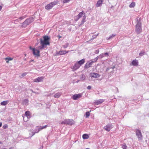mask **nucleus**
<instances>
[{"label": "nucleus", "mask_w": 149, "mask_h": 149, "mask_svg": "<svg viewBox=\"0 0 149 149\" xmlns=\"http://www.w3.org/2000/svg\"><path fill=\"white\" fill-rule=\"evenodd\" d=\"M49 38L48 36H44L43 37V39L40 38V45L41 46L38 47L37 49H33L32 50L33 54L37 57L40 56L39 50H42L46 47L47 45H49Z\"/></svg>", "instance_id": "nucleus-1"}, {"label": "nucleus", "mask_w": 149, "mask_h": 149, "mask_svg": "<svg viewBox=\"0 0 149 149\" xmlns=\"http://www.w3.org/2000/svg\"><path fill=\"white\" fill-rule=\"evenodd\" d=\"M81 17H83V19H82V22H81V23L83 24L85 21V20L86 19L85 13H84L83 11L80 12L78 15L74 17V20L77 21Z\"/></svg>", "instance_id": "nucleus-2"}, {"label": "nucleus", "mask_w": 149, "mask_h": 149, "mask_svg": "<svg viewBox=\"0 0 149 149\" xmlns=\"http://www.w3.org/2000/svg\"><path fill=\"white\" fill-rule=\"evenodd\" d=\"M75 123V122L72 119H67L62 121L61 124H65L69 125H72Z\"/></svg>", "instance_id": "nucleus-3"}, {"label": "nucleus", "mask_w": 149, "mask_h": 149, "mask_svg": "<svg viewBox=\"0 0 149 149\" xmlns=\"http://www.w3.org/2000/svg\"><path fill=\"white\" fill-rule=\"evenodd\" d=\"M98 59V56L95 59H93V61H90L86 63L85 64V66H84V68L85 69H88L89 68L91 67L92 66L93 63L94 62H96Z\"/></svg>", "instance_id": "nucleus-4"}, {"label": "nucleus", "mask_w": 149, "mask_h": 149, "mask_svg": "<svg viewBox=\"0 0 149 149\" xmlns=\"http://www.w3.org/2000/svg\"><path fill=\"white\" fill-rule=\"evenodd\" d=\"M58 2V1H55L53 2H52L49 3L47 4L45 6V9H52L53 7Z\"/></svg>", "instance_id": "nucleus-5"}, {"label": "nucleus", "mask_w": 149, "mask_h": 149, "mask_svg": "<svg viewBox=\"0 0 149 149\" xmlns=\"http://www.w3.org/2000/svg\"><path fill=\"white\" fill-rule=\"evenodd\" d=\"M136 31L137 33H140L141 31V23L138 22L136 25Z\"/></svg>", "instance_id": "nucleus-6"}, {"label": "nucleus", "mask_w": 149, "mask_h": 149, "mask_svg": "<svg viewBox=\"0 0 149 149\" xmlns=\"http://www.w3.org/2000/svg\"><path fill=\"white\" fill-rule=\"evenodd\" d=\"M136 135L138 137V138L140 139H142V136L141 134V131L139 130H136Z\"/></svg>", "instance_id": "nucleus-7"}, {"label": "nucleus", "mask_w": 149, "mask_h": 149, "mask_svg": "<svg viewBox=\"0 0 149 149\" xmlns=\"http://www.w3.org/2000/svg\"><path fill=\"white\" fill-rule=\"evenodd\" d=\"M94 33H91L89 34V36L92 37L89 40V41L93 40L95 38H96L98 36L99 33L97 34V35H93Z\"/></svg>", "instance_id": "nucleus-8"}, {"label": "nucleus", "mask_w": 149, "mask_h": 149, "mask_svg": "<svg viewBox=\"0 0 149 149\" xmlns=\"http://www.w3.org/2000/svg\"><path fill=\"white\" fill-rule=\"evenodd\" d=\"M44 79V77H38L37 78L34 79L33 81L35 82H40L42 81Z\"/></svg>", "instance_id": "nucleus-9"}, {"label": "nucleus", "mask_w": 149, "mask_h": 149, "mask_svg": "<svg viewBox=\"0 0 149 149\" xmlns=\"http://www.w3.org/2000/svg\"><path fill=\"white\" fill-rule=\"evenodd\" d=\"M81 97V95L80 94H75L72 96V98L74 100H77Z\"/></svg>", "instance_id": "nucleus-10"}, {"label": "nucleus", "mask_w": 149, "mask_h": 149, "mask_svg": "<svg viewBox=\"0 0 149 149\" xmlns=\"http://www.w3.org/2000/svg\"><path fill=\"white\" fill-rule=\"evenodd\" d=\"M104 101V100L103 99H100L99 100H97L95 102V104L97 105L100 104L103 102Z\"/></svg>", "instance_id": "nucleus-11"}, {"label": "nucleus", "mask_w": 149, "mask_h": 149, "mask_svg": "<svg viewBox=\"0 0 149 149\" xmlns=\"http://www.w3.org/2000/svg\"><path fill=\"white\" fill-rule=\"evenodd\" d=\"M81 65H78V64H74L73 66L72 69H73L74 70H76L79 68L80 67Z\"/></svg>", "instance_id": "nucleus-12"}, {"label": "nucleus", "mask_w": 149, "mask_h": 149, "mask_svg": "<svg viewBox=\"0 0 149 149\" xmlns=\"http://www.w3.org/2000/svg\"><path fill=\"white\" fill-rule=\"evenodd\" d=\"M85 63L84 59H82L81 60L78 61L75 64H78L79 65H82L84 64Z\"/></svg>", "instance_id": "nucleus-13"}, {"label": "nucleus", "mask_w": 149, "mask_h": 149, "mask_svg": "<svg viewBox=\"0 0 149 149\" xmlns=\"http://www.w3.org/2000/svg\"><path fill=\"white\" fill-rule=\"evenodd\" d=\"M102 0H98L96 4V6L97 7H100L101 6L103 2Z\"/></svg>", "instance_id": "nucleus-14"}, {"label": "nucleus", "mask_w": 149, "mask_h": 149, "mask_svg": "<svg viewBox=\"0 0 149 149\" xmlns=\"http://www.w3.org/2000/svg\"><path fill=\"white\" fill-rule=\"evenodd\" d=\"M91 77L94 78H98L99 75L97 73H93L91 74Z\"/></svg>", "instance_id": "nucleus-15"}, {"label": "nucleus", "mask_w": 149, "mask_h": 149, "mask_svg": "<svg viewBox=\"0 0 149 149\" xmlns=\"http://www.w3.org/2000/svg\"><path fill=\"white\" fill-rule=\"evenodd\" d=\"M68 52V51H66L65 50L60 51L58 52V54L60 55H63L65 54Z\"/></svg>", "instance_id": "nucleus-16"}, {"label": "nucleus", "mask_w": 149, "mask_h": 149, "mask_svg": "<svg viewBox=\"0 0 149 149\" xmlns=\"http://www.w3.org/2000/svg\"><path fill=\"white\" fill-rule=\"evenodd\" d=\"M111 127L109 125H107L104 126V128L106 130L109 132L111 129Z\"/></svg>", "instance_id": "nucleus-17"}, {"label": "nucleus", "mask_w": 149, "mask_h": 149, "mask_svg": "<svg viewBox=\"0 0 149 149\" xmlns=\"http://www.w3.org/2000/svg\"><path fill=\"white\" fill-rule=\"evenodd\" d=\"M8 102V101H4L1 102V104L2 106H5L6 105Z\"/></svg>", "instance_id": "nucleus-18"}, {"label": "nucleus", "mask_w": 149, "mask_h": 149, "mask_svg": "<svg viewBox=\"0 0 149 149\" xmlns=\"http://www.w3.org/2000/svg\"><path fill=\"white\" fill-rule=\"evenodd\" d=\"M82 138H83L84 139H88L89 136L88 134H84L82 136Z\"/></svg>", "instance_id": "nucleus-19"}, {"label": "nucleus", "mask_w": 149, "mask_h": 149, "mask_svg": "<svg viewBox=\"0 0 149 149\" xmlns=\"http://www.w3.org/2000/svg\"><path fill=\"white\" fill-rule=\"evenodd\" d=\"M5 59L6 61V63H8L9 61L13 60V58L10 57H7L5 58Z\"/></svg>", "instance_id": "nucleus-20"}, {"label": "nucleus", "mask_w": 149, "mask_h": 149, "mask_svg": "<svg viewBox=\"0 0 149 149\" xmlns=\"http://www.w3.org/2000/svg\"><path fill=\"white\" fill-rule=\"evenodd\" d=\"M132 64L134 66H137L138 65V61L136 60H134L132 62Z\"/></svg>", "instance_id": "nucleus-21"}, {"label": "nucleus", "mask_w": 149, "mask_h": 149, "mask_svg": "<svg viewBox=\"0 0 149 149\" xmlns=\"http://www.w3.org/2000/svg\"><path fill=\"white\" fill-rule=\"evenodd\" d=\"M61 95V94L59 93H56L55 95V96H54V97H55L56 98H58L60 97Z\"/></svg>", "instance_id": "nucleus-22"}, {"label": "nucleus", "mask_w": 149, "mask_h": 149, "mask_svg": "<svg viewBox=\"0 0 149 149\" xmlns=\"http://www.w3.org/2000/svg\"><path fill=\"white\" fill-rule=\"evenodd\" d=\"M25 114L26 116L28 117V116H30L31 115V113H30V111H28L25 113Z\"/></svg>", "instance_id": "nucleus-23"}, {"label": "nucleus", "mask_w": 149, "mask_h": 149, "mask_svg": "<svg viewBox=\"0 0 149 149\" xmlns=\"http://www.w3.org/2000/svg\"><path fill=\"white\" fill-rule=\"evenodd\" d=\"M39 127L38 129V131L36 132H34L33 133V135H32V136H33L36 133H37L39 132V131L42 130L43 128H41V127Z\"/></svg>", "instance_id": "nucleus-24"}, {"label": "nucleus", "mask_w": 149, "mask_h": 149, "mask_svg": "<svg viewBox=\"0 0 149 149\" xmlns=\"http://www.w3.org/2000/svg\"><path fill=\"white\" fill-rule=\"evenodd\" d=\"M135 3L134 2L132 3L129 5V7L130 8H133L135 6Z\"/></svg>", "instance_id": "nucleus-25"}, {"label": "nucleus", "mask_w": 149, "mask_h": 149, "mask_svg": "<svg viewBox=\"0 0 149 149\" xmlns=\"http://www.w3.org/2000/svg\"><path fill=\"white\" fill-rule=\"evenodd\" d=\"M127 146L125 143H124L123 145H122V148L123 149H127Z\"/></svg>", "instance_id": "nucleus-26"}, {"label": "nucleus", "mask_w": 149, "mask_h": 149, "mask_svg": "<svg viewBox=\"0 0 149 149\" xmlns=\"http://www.w3.org/2000/svg\"><path fill=\"white\" fill-rule=\"evenodd\" d=\"M23 103H24V104L25 105L27 104L28 103V100L27 99H25L24 100V101H23Z\"/></svg>", "instance_id": "nucleus-27"}, {"label": "nucleus", "mask_w": 149, "mask_h": 149, "mask_svg": "<svg viewBox=\"0 0 149 149\" xmlns=\"http://www.w3.org/2000/svg\"><path fill=\"white\" fill-rule=\"evenodd\" d=\"M90 116V113L89 112H87L85 113V118H87L89 116Z\"/></svg>", "instance_id": "nucleus-28"}, {"label": "nucleus", "mask_w": 149, "mask_h": 149, "mask_svg": "<svg viewBox=\"0 0 149 149\" xmlns=\"http://www.w3.org/2000/svg\"><path fill=\"white\" fill-rule=\"evenodd\" d=\"M145 54V52L144 51L141 52H140V54H139V55L140 56H142L143 55Z\"/></svg>", "instance_id": "nucleus-29"}, {"label": "nucleus", "mask_w": 149, "mask_h": 149, "mask_svg": "<svg viewBox=\"0 0 149 149\" xmlns=\"http://www.w3.org/2000/svg\"><path fill=\"white\" fill-rule=\"evenodd\" d=\"M48 127V126L47 125H45V126H37V127H41V128L44 129H45L47 127Z\"/></svg>", "instance_id": "nucleus-30"}, {"label": "nucleus", "mask_w": 149, "mask_h": 149, "mask_svg": "<svg viewBox=\"0 0 149 149\" xmlns=\"http://www.w3.org/2000/svg\"><path fill=\"white\" fill-rule=\"evenodd\" d=\"M8 128V125L7 124H5L3 126V128L4 129H6Z\"/></svg>", "instance_id": "nucleus-31"}, {"label": "nucleus", "mask_w": 149, "mask_h": 149, "mask_svg": "<svg viewBox=\"0 0 149 149\" xmlns=\"http://www.w3.org/2000/svg\"><path fill=\"white\" fill-rule=\"evenodd\" d=\"M108 55H109V54H108V53L107 52L102 54V56H103V57L105 56V55L108 56Z\"/></svg>", "instance_id": "nucleus-32"}, {"label": "nucleus", "mask_w": 149, "mask_h": 149, "mask_svg": "<svg viewBox=\"0 0 149 149\" xmlns=\"http://www.w3.org/2000/svg\"><path fill=\"white\" fill-rule=\"evenodd\" d=\"M70 0H63V3H68L69 2V1Z\"/></svg>", "instance_id": "nucleus-33"}, {"label": "nucleus", "mask_w": 149, "mask_h": 149, "mask_svg": "<svg viewBox=\"0 0 149 149\" xmlns=\"http://www.w3.org/2000/svg\"><path fill=\"white\" fill-rule=\"evenodd\" d=\"M115 36V35H112L110 36L109 38L108 39H111V38L114 37Z\"/></svg>", "instance_id": "nucleus-34"}, {"label": "nucleus", "mask_w": 149, "mask_h": 149, "mask_svg": "<svg viewBox=\"0 0 149 149\" xmlns=\"http://www.w3.org/2000/svg\"><path fill=\"white\" fill-rule=\"evenodd\" d=\"M26 74V73H23L22 74V77H24Z\"/></svg>", "instance_id": "nucleus-35"}, {"label": "nucleus", "mask_w": 149, "mask_h": 149, "mask_svg": "<svg viewBox=\"0 0 149 149\" xmlns=\"http://www.w3.org/2000/svg\"><path fill=\"white\" fill-rule=\"evenodd\" d=\"M29 49H31V50H33V49H35L34 48H32L31 47V46H30L29 47Z\"/></svg>", "instance_id": "nucleus-36"}, {"label": "nucleus", "mask_w": 149, "mask_h": 149, "mask_svg": "<svg viewBox=\"0 0 149 149\" xmlns=\"http://www.w3.org/2000/svg\"><path fill=\"white\" fill-rule=\"evenodd\" d=\"M91 88V86H89L87 87V89L88 90H90Z\"/></svg>", "instance_id": "nucleus-37"}, {"label": "nucleus", "mask_w": 149, "mask_h": 149, "mask_svg": "<svg viewBox=\"0 0 149 149\" xmlns=\"http://www.w3.org/2000/svg\"><path fill=\"white\" fill-rule=\"evenodd\" d=\"M57 37H58L59 39L62 38L61 36H60V35H58V36H57Z\"/></svg>", "instance_id": "nucleus-38"}, {"label": "nucleus", "mask_w": 149, "mask_h": 149, "mask_svg": "<svg viewBox=\"0 0 149 149\" xmlns=\"http://www.w3.org/2000/svg\"><path fill=\"white\" fill-rule=\"evenodd\" d=\"M3 5L0 6V9H1L2 8Z\"/></svg>", "instance_id": "nucleus-39"}, {"label": "nucleus", "mask_w": 149, "mask_h": 149, "mask_svg": "<svg viewBox=\"0 0 149 149\" xmlns=\"http://www.w3.org/2000/svg\"><path fill=\"white\" fill-rule=\"evenodd\" d=\"M33 61V60H32H32H31V61H31H31Z\"/></svg>", "instance_id": "nucleus-40"}, {"label": "nucleus", "mask_w": 149, "mask_h": 149, "mask_svg": "<svg viewBox=\"0 0 149 149\" xmlns=\"http://www.w3.org/2000/svg\"><path fill=\"white\" fill-rule=\"evenodd\" d=\"M23 119H24V121H25V122L26 121H26H25V120H24V118H23Z\"/></svg>", "instance_id": "nucleus-41"}, {"label": "nucleus", "mask_w": 149, "mask_h": 149, "mask_svg": "<svg viewBox=\"0 0 149 149\" xmlns=\"http://www.w3.org/2000/svg\"><path fill=\"white\" fill-rule=\"evenodd\" d=\"M22 19V17H21L20 18V19Z\"/></svg>", "instance_id": "nucleus-42"}, {"label": "nucleus", "mask_w": 149, "mask_h": 149, "mask_svg": "<svg viewBox=\"0 0 149 149\" xmlns=\"http://www.w3.org/2000/svg\"><path fill=\"white\" fill-rule=\"evenodd\" d=\"M90 149L88 148H86V149Z\"/></svg>", "instance_id": "nucleus-43"}, {"label": "nucleus", "mask_w": 149, "mask_h": 149, "mask_svg": "<svg viewBox=\"0 0 149 149\" xmlns=\"http://www.w3.org/2000/svg\"><path fill=\"white\" fill-rule=\"evenodd\" d=\"M116 149V148H114V149Z\"/></svg>", "instance_id": "nucleus-44"}]
</instances>
